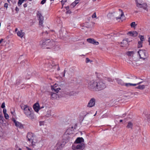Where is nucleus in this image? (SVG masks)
<instances>
[{
  "instance_id": "obj_1",
  "label": "nucleus",
  "mask_w": 150,
  "mask_h": 150,
  "mask_svg": "<svg viewBox=\"0 0 150 150\" xmlns=\"http://www.w3.org/2000/svg\"><path fill=\"white\" fill-rule=\"evenodd\" d=\"M27 141L31 143L30 146L33 148L35 146H38L39 144V143L35 139V136H34L33 134L31 132H29L28 133L27 136Z\"/></svg>"
},
{
  "instance_id": "obj_2",
  "label": "nucleus",
  "mask_w": 150,
  "mask_h": 150,
  "mask_svg": "<svg viewBox=\"0 0 150 150\" xmlns=\"http://www.w3.org/2000/svg\"><path fill=\"white\" fill-rule=\"evenodd\" d=\"M21 108L23 110V112L25 115L31 119L34 118L33 114L31 112L32 108L27 105H25L21 107Z\"/></svg>"
},
{
  "instance_id": "obj_3",
  "label": "nucleus",
  "mask_w": 150,
  "mask_h": 150,
  "mask_svg": "<svg viewBox=\"0 0 150 150\" xmlns=\"http://www.w3.org/2000/svg\"><path fill=\"white\" fill-rule=\"evenodd\" d=\"M40 45L42 47H46L47 49L50 48L55 45V42L50 40V39H48L41 41L40 42Z\"/></svg>"
},
{
  "instance_id": "obj_4",
  "label": "nucleus",
  "mask_w": 150,
  "mask_h": 150,
  "mask_svg": "<svg viewBox=\"0 0 150 150\" xmlns=\"http://www.w3.org/2000/svg\"><path fill=\"white\" fill-rule=\"evenodd\" d=\"M97 81H95L92 80L88 83V88L93 91H96Z\"/></svg>"
},
{
  "instance_id": "obj_5",
  "label": "nucleus",
  "mask_w": 150,
  "mask_h": 150,
  "mask_svg": "<svg viewBox=\"0 0 150 150\" xmlns=\"http://www.w3.org/2000/svg\"><path fill=\"white\" fill-rule=\"evenodd\" d=\"M138 53L139 54L140 58L144 60L146 59L148 56L147 53L145 50H139L138 51Z\"/></svg>"
},
{
  "instance_id": "obj_6",
  "label": "nucleus",
  "mask_w": 150,
  "mask_h": 150,
  "mask_svg": "<svg viewBox=\"0 0 150 150\" xmlns=\"http://www.w3.org/2000/svg\"><path fill=\"white\" fill-rule=\"evenodd\" d=\"M137 6L138 7L143 8L144 9L148 11L147 4L145 3L142 4L141 0H135Z\"/></svg>"
},
{
  "instance_id": "obj_7",
  "label": "nucleus",
  "mask_w": 150,
  "mask_h": 150,
  "mask_svg": "<svg viewBox=\"0 0 150 150\" xmlns=\"http://www.w3.org/2000/svg\"><path fill=\"white\" fill-rule=\"evenodd\" d=\"M96 85V91L101 90L106 88L105 83L101 81L97 82Z\"/></svg>"
},
{
  "instance_id": "obj_8",
  "label": "nucleus",
  "mask_w": 150,
  "mask_h": 150,
  "mask_svg": "<svg viewBox=\"0 0 150 150\" xmlns=\"http://www.w3.org/2000/svg\"><path fill=\"white\" fill-rule=\"evenodd\" d=\"M127 78L129 79H130V81L132 83H137L140 82L139 81L141 80L140 78H137V77L134 76H132L128 78Z\"/></svg>"
},
{
  "instance_id": "obj_9",
  "label": "nucleus",
  "mask_w": 150,
  "mask_h": 150,
  "mask_svg": "<svg viewBox=\"0 0 150 150\" xmlns=\"http://www.w3.org/2000/svg\"><path fill=\"white\" fill-rule=\"evenodd\" d=\"M37 15L38 19L39 21V24L42 25L43 21V17L41 13L39 11H38Z\"/></svg>"
},
{
  "instance_id": "obj_10",
  "label": "nucleus",
  "mask_w": 150,
  "mask_h": 150,
  "mask_svg": "<svg viewBox=\"0 0 150 150\" xmlns=\"http://www.w3.org/2000/svg\"><path fill=\"white\" fill-rule=\"evenodd\" d=\"M96 103V99L94 98H91L89 101L87 105V107L91 108L94 106Z\"/></svg>"
},
{
  "instance_id": "obj_11",
  "label": "nucleus",
  "mask_w": 150,
  "mask_h": 150,
  "mask_svg": "<svg viewBox=\"0 0 150 150\" xmlns=\"http://www.w3.org/2000/svg\"><path fill=\"white\" fill-rule=\"evenodd\" d=\"M12 120L14 123L16 127L21 129L23 128V126L21 123L16 121L14 118L12 119Z\"/></svg>"
},
{
  "instance_id": "obj_12",
  "label": "nucleus",
  "mask_w": 150,
  "mask_h": 150,
  "mask_svg": "<svg viewBox=\"0 0 150 150\" xmlns=\"http://www.w3.org/2000/svg\"><path fill=\"white\" fill-rule=\"evenodd\" d=\"M64 145L60 143H57L53 150H62Z\"/></svg>"
},
{
  "instance_id": "obj_13",
  "label": "nucleus",
  "mask_w": 150,
  "mask_h": 150,
  "mask_svg": "<svg viewBox=\"0 0 150 150\" xmlns=\"http://www.w3.org/2000/svg\"><path fill=\"white\" fill-rule=\"evenodd\" d=\"M87 41L90 43L93 44L94 45H98L99 44L98 42L96 41L93 38H88L87 40Z\"/></svg>"
},
{
  "instance_id": "obj_14",
  "label": "nucleus",
  "mask_w": 150,
  "mask_h": 150,
  "mask_svg": "<svg viewBox=\"0 0 150 150\" xmlns=\"http://www.w3.org/2000/svg\"><path fill=\"white\" fill-rule=\"evenodd\" d=\"M33 108L34 110L38 112L40 109V106L38 103H36L33 105Z\"/></svg>"
},
{
  "instance_id": "obj_15",
  "label": "nucleus",
  "mask_w": 150,
  "mask_h": 150,
  "mask_svg": "<svg viewBox=\"0 0 150 150\" xmlns=\"http://www.w3.org/2000/svg\"><path fill=\"white\" fill-rule=\"evenodd\" d=\"M49 95L51 96V99L52 100L58 99L59 98V95L55 93L51 92Z\"/></svg>"
},
{
  "instance_id": "obj_16",
  "label": "nucleus",
  "mask_w": 150,
  "mask_h": 150,
  "mask_svg": "<svg viewBox=\"0 0 150 150\" xmlns=\"http://www.w3.org/2000/svg\"><path fill=\"white\" fill-rule=\"evenodd\" d=\"M143 81H141L137 83H125V86L127 87H129V86H135L137 85H138L142 83Z\"/></svg>"
},
{
  "instance_id": "obj_17",
  "label": "nucleus",
  "mask_w": 150,
  "mask_h": 150,
  "mask_svg": "<svg viewBox=\"0 0 150 150\" xmlns=\"http://www.w3.org/2000/svg\"><path fill=\"white\" fill-rule=\"evenodd\" d=\"M85 147V145L83 143H80L76 145L77 149L79 150H83L84 149Z\"/></svg>"
},
{
  "instance_id": "obj_18",
  "label": "nucleus",
  "mask_w": 150,
  "mask_h": 150,
  "mask_svg": "<svg viewBox=\"0 0 150 150\" xmlns=\"http://www.w3.org/2000/svg\"><path fill=\"white\" fill-rule=\"evenodd\" d=\"M127 34L131 36L135 37L137 35L138 33L137 32L134 31L133 32H129Z\"/></svg>"
},
{
  "instance_id": "obj_19",
  "label": "nucleus",
  "mask_w": 150,
  "mask_h": 150,
  "mask_svg": "<svg viewBox=\"0 0 150 150\" xmlns=\"http://www.w3.org/2000/svg\"><path fill=\"white\" fill-rule=\"evenodd\" d=\"M25 34L24 32H23L22 30H20L18 31L17 33V35L21 38L23 37Z\"/></svg>"
},
{
  "instance_id": "obj_20",
  "label": "nucleus",
  "mask_w": 150,
  "mask_h": 150,
  "mask_svg": "<svg viewBox=\"0 0 150 150\" xmlns=\"http://www.w3.org/2000/svg\"><path fill=\"white\" fill-rule=\"evenodd\" d=\"M115 80L119 85H120L122 86H125V83H124V81L122 79L117 78Z\"/></svg>"
},
{
  "instance_id": "obj_21",
  "label": "nucleus",
  "mask_w": 150,
  "mask_h": 150,
  "mask_svg": "<svg viewBox=\"0 0 150 150\" xmlns=\"http://www.w3.org/2000/svg\"><path fill=\"white\" fill-rule=\"evenodd\" d=\"M84 139L82 137H78L75 140V143L77 144H80L81 142H83Z\"/></svg>"
},
{
  "instance_id": "obj_22",
  "label": "nucleus",
  "mask_w": 150,
  "mask_h": 150,
  "mask_svg": "<svg viewBox=\"0 0 150 150\" xmlns=\"http://www.w3.org/2000/svg\"><path fill=\"white\" fill-rule=\"evenodd\" d=\"M119 11H120L121 12V14L120 15V16L119 17H117L116 18V19L117 20L118 19H121L122 18L123 19L124 18H125V17L124 15V13L122 11V10L121 9H120Z\"/></svg>"
},
{
  "instance_id": "obj_23",
  "label": "nucleus",
  "mask_w": 150,
  "mask_h": 150,
  "mask_svg": "<svg viewBox=\"0 0 150 150\" xmlns=\"http://www.w3.org/2000/svg\"><path fill=\"white\" fill-rule=\"evenodd\" d=\"M121 46L124 47L128 44L127 40H123L121 42Z\"/></svg>"
},
{
  "instance_id": "obj_24",
  "label": "nucleus",
  "mask_w": 150,
  "mask_h": 150,
  "mask_svg": "<svg viewBox=\"0 0 150 150\" xmlns=\"http://www.w3.org/2000/svg\"><path fill=\"white\" fill-rule=\"evenodd\" d=\"M133 126V124L131 122H128L127 125V126L126 127L127 128H130L132 129V127Z\"/></svg>"
},
{
  "instance_id": "obj_25",
  "label": "nucleus",
  "mask_w": 150,
  "mask_h": 150,
  "mask_svg": "<svg viewBox=\"0 0 150 150\" xmlns=\"http://www.w3.org/2000/svg\"><path fill=\"white\" fill-rule=\"evenodd\" d=\"M145 86L144 85H140L136 87V88L141 90H143L145 88Z\"/></svg>"
},
{
  "instance_id": "obj_26",
  "label": "nucleus",
  "mask_w": 150,
  "mask_h": 150,
  "mask_svg": "<svg viewBox=\"0 0 150 150\" xmlns=\"http://www.w3.org/2000/svg\"><path fill=\"white\" fill-rule=\"evenodd\" d=\"M142 43L143 42L139 41L138 42V47L140 48L142 47Z\"/></svg>"
},
{
  "instance_id": "obj_27",
  "label": "nucleus",
  "mask_w": 150,
  "mask_h": 150,
  "mask_svg": "<svg viewBox=\"0 0 150 150\" xmlns=\"http://www.w3.org/2000/svg\"><path fill=\"white\" fill-rule=\"evenodd\" d=\"M137 25V24H136L135 22H132L130 24L131 28H134Z\"/></svg>"
},
{
  "instance_id": "obj_28",
  "label": "nucleus",
  "mask_w": 150,
  "mask_h": 150,
  "mask_svg": "<svg viewBox=\"0 0 150 150\" xmlns=\"http://www.w3.org/2000/svg\"><path fill=\"white\" fill-rule=\"evenodd\" d=\"M24 1L25 0H19L18 3V6H20Z\"/></svg>"
},
{
  "instance_id": "obj_29",
  "label": "nucleus",
  "mask_w": 150,
  "mask_h": 150,
  "mask_svg": "<svg viewBox=\"0 0 150 150\" xmlns=\"http://www.w3.org/2000/svg\"><path fill=\"white\" fill-rule=\"evenodd\" d=\"M134 54L133 51H129L127 53V55L131 56Z\"/></svg>"
},
{
  "instance_id": "obj_30",
  "label": "nucleus",
  "mask_w": 150,
  "mask_h": 150,
  "mask_svg": "<svg viewBox=\"0 0 150 150\" xmlns=\"http://www.w3.org/2000/svg\"><path fill=\"white\" fill-rule=\"evenodd\" d=\"M1 112H0V123H2L3 122V117L1 115Z\"/></svg>"
},
{
  "instance_id": "obj_31",
  "label": "nucleus",
  "mask_w": 150,
  "mask_h": 150,
  "mask_svg": "<svg viewBox=\"0 0 150 150\" xmlns=\"http://www.w3.org/2000/svg\"><path fill=\"white\" fill-rule=\"evenodd\" d=\"M139 38H140V41H142V42L144 40V36L142 35H139Z\"/></svg>"
},
{
  "instance_id": "obj_32",
  "label": "nucleus",
  "mask_w": 150,
  "mask_h": 150,
  "mask_svg": "<svg viewBox=\"0 0 150 150\" xmlns=\"http://www.w3.org/2000/svg\"><path fill=\"white\" fill-rule=\"evenodd\" d=\"M3 133V130L1 127L0 126V136L2 135Z\"/></svg>"
},
{
  "instance_id": "obj_33",
  "label": "nucleus",
  "mask_w": 150,
  "mask_h": 150,
  "mask_svg": "<svg viewBox=\"0 0 150 150\" xmlns=\"http://www.w3.org/2000/svg\"><path fill=\"white\" fill-rule=\"evenodd\" d=\"M54 91L56 93H57L60 90H61V88H54Z\"/></svg>"
},
{
  "instance_id": "obj_34",
  "label": "nucleus",
  "mask_w": 150,
  "mask_h": 150,
  "mask_svg": "<svg viewBox=\"0 0 150 150\" xmlns=\"http://www.w3.org/2000/svg\"><path fill=\"white\" fill-rule=\"evenodd\" d=\"M63 30L62 29H60V30L59 31V33L60 35V37H63V34L62 33Z\"/></svg>"
},
{
  "instance_id": "obj_35",
  "label": "nucleus",
  "mask_w": 150,
  "mask_h": 150,
  "mask_svg": "<svg viewBox=\"0 0 150 150\" xmlns=\"http://www.w3.org/2000/svg\"><path fill=\"white\" fill-rule=\"evenodd\" d=\"M76 146L75 145L73 144L72 146V149L74 150H76L77 149L76 148Z\"/></svg>"
},
{
  "instance_id": "obj_36",
  "label": "nucleus",
  "mask_w": 150,
  "mask_h": 150,
  "mask_svg": "<svg viewBox=\"0 0 150 150\" xmlns=\"http://www.w3.org/2000/svg\"><path fill=\"white\" fill-rule=\"evenodd\" d=\"M67 1V0H62L61 1V3L62 5V7H63V5L64 4V3L66 2Z\"/></svg>"
},
{
  "instance_id": "obj_37",
  "label": "nucleus",
  "mask_w": 150,
  "mask_h": 150,
  "mask_svg": "<svg viewBox=\"0 0 150 150\" xmlns=\"http://www.w3.org/2000/svg\"><path fill=\"white\" fill-rule=\"evenodd\" d=\"M4 115V117L5 118V119H8L9 118L8 115L7 113H6Z\"/></svg>"
},
{
  "instance_id": "obj_38",
  "label": "nucleus",
  "mask_w": 150,
  "mask_h": 150,
  "mask_svg": "<svg viewBox=\"0 0 150 150\" xmlns=\"http://www.w3.org/2000/svg\"><path fill=\"white\" fill-rule=\"evenodd\" d=\"M4 39H1L0 40V44H1V46H3V44L2 43Z\"/></svg>"
},
{
  "instance_id": "obj_39",
  "label": "nucleus",
  "mask_w": 150,
  "mask_h": 150,
  "mask_svg": "<svg viewBox=\"0 0 150 150\" xmlns=\"http://www.w3.org/2000/svg\"><path fill=\"white\" fill-rule=\"evenodd\" d=\"M5 107V104L4 102V103H3L2 104V105H1V107L2 108L4 109V108Z\"/></svg>"
},
{
  "instance_id": "obj_40",
  "label": "nucleus",
  "mask_w": 150,
  "mask_h": 150,
  "mask_svg": "<svg viewBox=\"0 0 150 150\" xmlns=\"http://www.w3.org/2000/svg\"><path fill=\"white\" fill-rule=\"evenodd\" d=\"M83 122L86 125H87L88 124V121H86L85 120H84V119L83 120Z\"/></svg>"
},
{
  "instance_id": "obj_41",
  "label": "nucleus",
  "mask_w": 150,
  "mask_h": 150,
  "mask_svg": "<svg viewBox=\"0 0 150 150\" xmlns=\"http://www.w3.org/2000/svg\"><path fill=\"white\" fill-rule=\"evenodd\" d=\"M76 4L74 2H73L71 4V6H72L73 7H74L76 5Z\"/></svg>"
},
{
  "instance_id": "obj_42",
  "label": "nucleus",
  "mask_w": 150,
  "mask_h": 150,
  "mask_svg": "<svg viewBox=\"0 0 150 150\" xmlns=\"http://www.w3.org/2000/svg\"><path fill=\"white\" fill-rule=\"evenodd\" d=\"M92 17L93 18H94L96 17V13L95 12L93 14Z\"/></svg>"
},
{
  "instance_id": "obj_43",
  "label": "nucleus",
  "mask_w": 150,
  "mask_h": 150,
  "mask_svg": "<svg viewBox=\"0 0 150 150\" xmlns=\"http://www.w3.org/2000/svg\"><path fill=\"white\" fill-rule=\"evenodd\" d=\"M66 73V70L65 69L64 70L63 73L62 74V77H64L65 76V73Z\"/></svg>"
},
{
  "instance_id": "obj_44",
  "label": "nucleus",
  "mask_w": 150,
  "mask_h": 150,
  "mask_svg": "<svg viewBox=\"0 0 150 150\" xmlns=\"http://www.w3.org/2000/svg\"><path fill=\"white\" fill-rule=\"evenodd\" d=\"M40 123V126H41L42 125H44V122L43 121H40L39 122Z\"/></svg>"
},
{
  "instance_id": "obj_45",
  "label": "nucleus",
  "mask_w": 150,
  "mask_h": 150,
  "mask_svg": "<svg viewBox=\"0 0 150 150\" xmlns=\"http://www.w3.org/2000/svg\"><path fill=\"white\" fill-rule=\"evenodd\" d=\"M90 59L88 58H86V62L87 63H88L90 61Z\"/></svg>"
},
{
  "instance_id": "obj_46",
  "label": "nucleus",
  "mask_w": 150,
  "mask_h": 150,
  "mask_svg": "<svg viewBox=\"0 0 150 150\" xmlns=\"http://www.w3.org/2000/svg\"><path fill=\"white\" fill-rule=\"evenodd\" d=\"M46 2V0H42L40 4H43Z\"/></svg>"
},
{
  "instance_id": "obj_47",
  "label": "nucleus",
  "mask_w": 150,
  "mask_h": 150,
  "mask_svg": "<svg viewBox=\"0 0 150 150\" xmlns=\"http://www.w3.org/2000/svg\"><path fill=\"white\" fill-rule=\"evenodd\" d=\"M6 109L5 108H4L3 109V113L4 114H5L6 113Z\"/></svg>"
},
{
  "instance_id": "obj_48",
  "label": "nucleus",
  "mask_w": 150,
  "mask_h": 150,
  "mask_svg": "<svg viewBox=\"0 0 150 150\" xmlns=\"http://www.w3.org/2000/svg\"><path fill=\"white\" fill-rule=\"evenodd\" d=\"M8 4L7 3H5L4 5V7L5 8H7Z\"/></svg>"
},
{
  "instance_id": "obj_49",
  "label": "nucleus",
  "mask_w": 150,
  "mask_h": 150,
  "mask_svg": "<svg viewBox=\"0 0 150 150\" xmlns=\"http://www.w3.org/2000/svg\"><path fill=\"white\" fill-rule=\"evenodd\" d=\"M79 1L80 0H75L74 2L76 4H77L79 3Z\"/></svg>"
},
{
  "instance_id": "obj_50",
  "label": "nucleus",
  "mask_w": 150,
  "mask_h": 150,
  "mask_svg": "<svg viewBox=\"0 0 150 150\" xmlns=\"http://www.w3.org/2000/svg\"><path fill=\"white\" fill-rule=\"evenodd\" d=\"M15 10L17 12L18 11H19V8L17 7H16L15 8Z\"/></svg>"
},
{
  "instance_id": "obj_51",
  "label": "nucleus",
  "mask_w": 150,
  "mask_h": 150,
  "mask_svg": "<svg viewBox=\"0 0 150 150\" xmlns=\"http://www.w3.org/2000/svg\"><path fill=\"white\" fill-rule=\"evenodd\" d=\"M66 12L67 13H71V12L70 11L68 10H67Z\"/></svg>"
},
{
  "instance_id": "obj_52",
  "label": "nucleus",
  "mask_w": 150,
  "mask_h": 150,
  "mask_svg": "<svg viewBox=\"0 0 150 150\" xmlns=\"http://www.w3.org/2000/svg\"><path fill=\"white\" fill-rule=\"evenodd\" d=\"M27 4H25L23 5V6L24 8H25V7H27Z\"/></svg>"
},
{
  "instance_id": "obj_53",
  "label": "nucleus",
  "mask_w": 150,
  "mask_h": 150,
  "mask_svg": "<svg viewBox=\"0 0 150 150\" xmlns=\"http://www.w3.org/2000/svg\"><path fill=\"white\" fill-rule=\"evenodd\" d=\"M148 42H149V44L150 45V37L148 38Z\"/></svg>"
},
{
  "instance_id": "obj_54",
  "label": "nucleus",
  "mask_w": 150,
  "mask_h": 150,
  "mask_svg": "<svg viewBox=\"0 0 150 150\" xmlns=\"http://www.w3.org/2000/svg\"><path fill=\"white\" fill-rule=\"evenodd\" d=\"M65 8L67 10H69V7L68 6L66 7Z\"/></svg>"
},
{
  "instance_id": "obj_55",
  "label": "nucleus",
  "mask_w": 150,
  "mask_h": 150,
  "mask_svg": "<svg viewBox=\"0 0 150 150\" xmlns=\"http://www.w3.org/2000/svg\"><path fill=\"white\" fill-rule=\"evenodd\" d=\"M48 33V32H47V31H46L45 32H42V34H44V33H46L47 34Z\"/></svg>"
},
{
  "instance_id": "obj_56",
  "label": "nucleus",
  "mask_w": 150,
  "mask_h": 150,
  "mask_svg": "<svg viewBox=\"0 0 150 150\" xmlns=\"http://www.w3.org/2000/svg\"><path fill=\"white\" fill-rule=\"evenodd\" d=\"M11 112L12 115H13V113L14 112V111H11Z\"/></svg>"
},
{
  "instance_id": "obj_57",
  "label": "nucleus",
  "mask_w": 150,
  "mask_h": 150,
  "mask_svg": "<svg viewBox=\"0 0 150 150\" xmlns=\"http://www.w3.org/2000/svg\"><path fill=\"white\" fill-rule=\"evenodd\" d=\"M44 108V106H42V107H40V109H42V108Z\"/></svg>"
},
{
  "instance_id": "obj_58",
  "label": "nucleus",
  "mask_w": 150,
  "mask_h": 150,
  "mask_svg": "<svg viewBox=\"0 0 150 150\" xmlns=\"http://www.w3.org/2000/svg\"><path fill=\"white\" fill-rule=\"evenodd\" d=\"M15 32H16L18 31V28H16L15 29Z\"/></svg>"
},
{
  "instance_id": "obj_59",
  "label": "nucleus",
  "mask_w": 150,
  "mask_h": 150,
  "mask_svg": "<svg viewBox=\"0 0 150 150\" xmlns=\"http://www.w3.org/2000/svg\"><path fill=\"white\" fill-rule=\"evenodd\" d=\"M122 120H120V122H122Z\"/></svg>"
},
{
  "instance_id": "obj_60",
  "label": "nucleus",
  "mask_w": 150,
  "mask_h": 150,
  "mask_svg": "<svg viewBox=\"0 0 150 150\" xmlns=\"http://www.w3.org/2000/svg\"><path fill=\"white\" fill-rule=\"evenodd\" d=\"M59 69H60L59 68V67L58 68V69H57V70L59 71Z\"/></svg>"
},
{
  "instance_id": "obj_61",
  "label": "nucleus",
  "mask_w": 150,
  "mask_h": 150,
  "mask_svg": "<svg viewBox=\"0 0 150 150\" xmlns=\"http://www.w3.org/2000/svg\"><path fill=\"white\" fill-rule=\"evenodd\" d=\"M92 1H96V0H92Z\"/></svg>"
},
{
  "instance_id": "obj_62",
  "label": "nucleus",
  "mask_w": 150,
  "mask_h": 150,
  "mask_svg": "<svg viewBox=\"0 0 150 150\" xmlns=\"http://www.w3.org/2000/svg\"><path fill=\"white\" fill-rule=\"evenodd\" d=\"M124 115H125V114H123V117H124Z\"/></svg>"
},
{
  "instance_id": "obj_63",
  "label": "nucleus",
  "mask_w": 150,
  "mask_h": 150,
  "mask_svg": "<svg viewBox=\"0 0 150 150\" xmlns=\"http://www.w3.org/2000/svg\"><path fill=\"white\" fill-rule=\"evenodd\" d=\"M7 0L9 2V0Z\"/></svg>"
},
{
  "instance_id": "obj_64",
  "label": "nucleus",
  "mask_w": 150,
  "mask_h": 150,
  "mask_svg": "<svg viewBox=\"0 0 150 150\" xmlns=\"http://www.w3.org/2000/svg\"><path fill=\"white\" fill-rule=\"evenodd\" d=\"M87 27V28H89V26H87V27Z\"/></svg>"
}]
</instances>
